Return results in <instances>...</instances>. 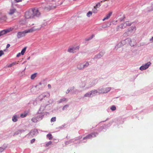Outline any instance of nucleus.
<instances>
[{"label": "nucleus", "mask_w": 153, "mask_h": 153, "mask_svg": "<svg viewBox=\"0 0 153 153\" xmlns=\"http://www.w3.org/2000/svg\"><path fill=\"white\" fill-rule=\"evenodd\" d=\"M136 30V27L135 26L131 27L129 29V31H132L133 30Z\"/></svg>", "instance_id": "f3484780"}, {"label": "nucleus", "mask_w": 153, "mask_h": 153, "mask_svg": "<svg viewBox=\"0 0 153 153\" xmlns=\"http://www.w3.org/2000/svg\"><path fill=\"white\" fill-rule=\"evenodd\" d=\"M66 100V99L65 98H63L61 99L60 100V102H62L63 101H64Z\"/></svg>", "instance_id": "cd10ccee"}, {"label": "nucleus", "mask_w": 153, "mask_h": 153, "mask_svg": "<svg viewBox=\"0 0 153 153\" xmlns=\"http://www.w3.org/2000/svg\"><path fill=\"white\" fill-rule=\"evenodd\" d=\"M150 41L151 42H153V36L151 39H150Z\"/></svg>", "instance_id": "58836bf2"}, {"label": "nucleus", "mask_w": 153, "mask_h": 153, "mask_svg": "<svg viewBox=\"0 0 153 153\" xmlns=\"http://www.w3.org/2000/svg\"><path fill=\"white\" fill-rule=\"evenodd\" d=\"M101 6V4L100 3H98L92 9V13H97L98 10L97 8Z\"/></svg>", "instance_id": "423d86ee"}, {"label": "nucleus", "mask_w": 153, "mask_h": 153, "mask_svg": "<svg viewBox=\"0 0 153 153\" xmlns=\"http://www.w3.org/2000/svg\"><path fill=\"white\" fill-rule=\"evenodd\" d=\"M36 76V73H35L31 75V78L32 79H34Z\"/></svg>", "instance_id": "5701e85b"}, {"label": "nucleus", "mask_w": 153, "mask_h": 153, "mask_svg": "<svg viewBox=\"0 0 153 153\" xmlns=\"http://www.w3.org/2000/svg\"><path fill=\"white\" fill-rule=\"evenodd\" d=\"M111 89V88H107L105 89H104L103 90V91H102L101 92H100L101 93H107Z\"/></svg>", "instance_id": "4468645a"}, {"label": "nucleus", "mask_w": 153, "mask_h": 153, "mask_svg": "<svg viewBox=\"0 0 153 153\" xmlns=\"http://www.w3.org/2000/svg\"><path fill=\"white\" fill-rule=\"evenodd\" d=\"M47 136L49 140H52L53 138L51 134H48L47 135Z\"/></svg>", "instance_id": "412c9836"}, {"label": "nucleus", "mask_w": 153, "mask_h": 153, "mask_svg": "<svg viewBox=\"0 0 153 153\" xmlns=\"http://www.w3.org/2000/svg\"><path fill=\"white\" fill-rule=\"evenodd\" d=\"M152 10H153V4L152 5Z\"/></svg>", "instance_id": "a18cd8bd"}, {"label": "nucleus", "mask_w": 153, "mask_h": 153, "mask_svg": "<svg viewBox=\"0 0 153 153\" xmlns=\"http://www.w3.org/2000/svg\"><path fill=\"white\" fill-rule=\"evenodd\" d=\"M90 92L92 93L91 95L93 96L97 93V91L96 90H94L90 91Z\"/></svg>", "instance_id": "a211bd4d"}, {"label": "nucleus", "mask_w": 153, "mask_h": 153, "mask_svg": "<svg viewBox=\"0 0 153 153\" xmlns=\"http://www.w3.org/2000/svg\"><path fill=\"white\" fill-rule=\"evenodd\" d=\"M40 29V28L36 27V26H34L30 29L25 30V32L26 33H32L34 31H35L36 30H38Z\"/></svg>", "instance_id": "20e7f679"}, {"label": "nucleus", "mask_w": 153, "mask_h": 153, "mask_svg": "<svg viewBox=\"0 0 153 153\" xmlns=\"http://www.w3.org/2000/svg\"><path fill=\"white\" fill-rule=\"evenodd\" d=\"M81 65H83L81 64H79L77 66V68H78L79 66L82 67V66H81Z\"/></svg>", "instance_id": "c9c22d12"}, {"label": "nucleus", "mask_w": 153, "mask_h": 153, "mask_svg": "<svg viewBox=\"0 0 153 153\" xmlns=\"http://www.w3.org/2000/svg\"><path fill=\"white\" fill-rule=\"evenodd\" d=\"M5 148H4L2 147H0V152H3L5 149Z\"/></svg>", "instance_id": "c85d7f7f"}, {"label": "nucleus", "mask_w": 153, "mask_h": 153, "mask_svg": "<svg viewBox=\"0 0 153 153\" xmlns=\"http://www.w3.org/2000/svg\"><path fill=\"white\" fill-rule=\"evenodd\" d=\"M26 47H25L24 48H23L22 49V51L21 52V54L22 55H23L24 54V53H25V52L26 51Z\"/></svg>", "instance_id": "aec40b11"}, {"label": "nucleus", "mask_w": 153, "mask_h": 153, "mask_svg": "<svg viewBox=\"0 0 153 153\" xmlns=\"http://www.w3.org/2000/svg\"><path fill=\"white\" fill-rule=\"evenodd\" d=\"M33 18L35 17H39L41 15V13L37 8H33L32 9Z\"/></svg>", "instance_id": "f257e3e1"}, {"label": "nucleus", "mask_w": 153, "mask_h": 153, "mask_svg": "<svg viewBox=\"0 0 153 153\" xmlns=\"http://www.w3.org/2000/svg\"><path fill=\"white\" fill-rule=\"evenodd\" d=\"M111 109L113 111H114L116 109V107L114 105L112 106L111 108Z\"/></svg>", "instance_id": "393cba45"}, {"label": "nucleus", "mask_w": 153, "mask_h": 153, "mask_svg": "<svg viewBox=\"0 0 153 153\" xmlns=\"http://www.w3.org/2000/svg\"><path fill=\"white\" fill-rule=\"evenodd\" d=\"M48 86L49 88H51V86L50 84H48Z\"/></svg>", "instance_id": "ea45409f"}, {"label": "nucleus", "mask_w": 153, "mask_h": 153, "mask_svg": "<svg viewBox=\"0 0 153 153\" xmlns=\"http://www.w3.org/2000/svg\"><path fill=\"white\" fill-rule=\"evenodd\" d=\"M12 120L14 122L17 121V116H14L13 117Z\"/></svg>", "instance_id": "4be33fe9"}, {"label": "nucleus", "mask_w": 153, "mask_h": 153, "mask_svg": "<svg viewBox=\"0 0 153 153\" xmlns=\"http://www.w3.org/2000/svg\"><path fill=\"white\" fill-rule=\"evenodd\" d=\"M92 95V93H91V92H89L88 93H86L85 94L84 96L85 97H91Z\"/></svg>", "instance_id": "dca6fc26"}, {"label": "nucleus", "mask_w": 153, "mask_h": 153, "mask_svg": "<svg viewBox=\"0 0 153 153\" xmlns=\"http://www.w3.org/2000/svg\"><path fill=\"white\" fill-rule=\"evenodd\" d=\"M21 53H19L18 54H17V56H16V57H19V56H20L21 55Z\"/></svg>", "instance_id": "72a5a7b5"}, {"label": "nucleus", "mask_w": 153, "mask_h": 153, "mask_svg": "<svg viewBox=\"0 0 153 153\" xmlns=\"http://www.w3.org/2000/svg\"><path fill=\"white\" fill-rule=\"evenodd\" d=\"M68 107V105H65L64 107L63 108V109L64 110L65 108V107Z\"/></svg>", "instance_id": "c03bdc74"}, {"label": "nucleus", "mask_w": 153, "mask_h": 153, "mask_svg": "<svg viewBox=\"0 0 153 153\" xmlns=\"http://www.w3.org/2000/svg\"><path fill=\"white\" fill-rule=\"evenodd\" d=\"M8 14L10 15L14 14V17H12L14 19V18L16 17L18 15V12L17 11L16 9L14 8H11L10 9L8 12Z\"/></svg>", "instance_id": "f03ea898"}, {"label": "nucleus", "mask_w": 153, "mask_h": 153, "mask_svg": "<svg viewBox=\"0 0 153 153\" xmlns=\"http://www.w3.org/2000/svg\"><path fill=\"white\" fill-rule=\"evenodd\" d=\"M10 46V45L9 44H8L6 46V48H8Z\"/></svg>", "instance_id": "4c0bfd02"}, {"label": "nucleus", "mask_w": 153, "mask_h": 153, "mask_svg": "<svg viewBox=\"0 0 153 153\" xmlns=\"http://www.w3.org/2000/svg\"><path fill=\"white\" fill-rule=\"evenodd\" d=\"M56 121V117H52L51 119V122H54Z\"/></svg>", "instance_id": "a878e982"}, {"label": "nucleus", "mask_w": 153, "mask_h": 153, "mask_svg": "<svg viewBox=\"0 0 153 153\" xmlns=\"http://www.w3.org/2000/svg\"><path fill=\"white\" fill-rule=\"evenodd\" d=\"M32 10L27 11L25 14V17L27 19L33 18Z\"/></svg>", "instance_id": "7ed1b4c3"}, {"label": "nucleus", "mask_w": 153, "mask_h": 153, "mask_svg": "<svg viewBox=\"0 0 153 153\" xmlns=\"http://www.w3.org/2000/svg\"><path fill=\"white\" fill-rule=\"evenodd\" d=\"M112 14V13L111 12L109 13L106 15L105 17L102 19V21H104L105 20L109 19L111 16Z\"/></svg>", "instance_id": "9b49d317"}, {"label": "nucleus", "mask_w": 153, "mask_h": 153, "mask_svg": "<svg viewBox=\"0 0 153 153\" xmlns=\"http://www.w3.org/2000/svg\"><path fill=\"white\" fill-rule=\"evenodd\" d=\"M9 32L8 30H5L0 32V36Z\"/></svg>", "instance_id": "f8f14e48"}, {"label": "nucleus", "mask_w": 153, "mask_h": 153, "mask_svg": "<svg viewBox=\"0 0 153 153\" xmlns=\"http://www.w3.org/2000/svg\"><path fill=\"white\" fill-rule=\"evenodd\" d=\"M4 54V52L2 51H0V57L2 55Z\"/></svg>", "instance_id": "c756f323"}, {"label": "nucleus", "mask_w": 153, "mask_h": 153, "mask_svg": "<svg viewBox=\"0 0 153 153\" xmlns=\"http://www.w3.org/2000/svg\"><path fill=\"white\" fill-rule=\"evenodd\" d=\"M89 65V63L88 62H87L85 63V64L83 65H81V66H82V67L79 66L78 69L80 70L84 68L87 67Z\"/></svg>", "instance_id": "9d476101"}, {"label": "nucleus", "mask_w": 153, "mask_h": 153, "mask_svg": "<svg viewBox=\"0 0 153 153\" xmlns=\"http://www.w3.org/2000/svg\"><path fill=\"white\" fill-rule=\"evenodd\" d=\"M7 19V17L5 16H2L0 19V20H2L4 21H5Z\"/></svg>", "instance_id": "6ab92c4d"}, {"label": "nucleus", "mask_w": 153, "mask_h": 153, "mask_svg": "<svg viewBox=\"0 0 153 153\" xmlns=\"http://www.w3.org/2000/svg\"><path fill=\"white\" fill-rule=\"evenodd\" d=\"M151 64V63L150 62H148L144 65L141 66L140 68V70L142 71L148 68Z\"/></svg>", "instance_id": "6e6552de"}, {"label": "nucleus", "mask_w": 153, "mask_h": 153, "mask_svg": "<svg viewBox=\"0 0 153 153\" xmlns=\"http://www.w3.org/2000/svg\"><path fill=\"white\" fill-rule=\"evenodd\" d=\"M35 140V139H33L31 140L30 142L31 143H33Z\"/></svg>", "instance_id": "2f4dec72"}, {"label": "nucleus", "mask_w": 153, "mask_h": 153, "mask_svg": "<svg viewBox=\"0 0 153 153\" xmlns=\"http://www.w3.org/2000/svg\"><path fill=\"white\" fill-rule=\"evenodd\" d=\"M30 57H29L28 58V59H30Z\"/></svg>", "instance_id": "49530a36"}, {"label": "nucleus", "mask_w": 153, "mask_h": 153, "mask_svg": "<svg viewBox=\"0 0 153 153\" xmlns=\"http://www.w3.org/2000/svg\"><path fill=\"white\" fill-rule=\"evenodd\" d=\"M98 133L96 132H94L88 135L87 136L83 138V140L86 139H90L92 137H95L96 136V135Z\"/></svg>", "instance_id": "39448f33"}, {"label": "nucleus", "mask_w": 153, "mask_h": 153, "mask_svg": "<svg viewBox=\"0 0 153 153\" xmlns=\"http://www.w3.org/2000/svg\"><path fill=\"white\" fill-rule=\"evenodd\" d=\"M92 14V12L91 11H88L86 14V16L88 17H90Z\"/></svg>", "instance_id": "2eb2a0df"}, {"label": "nucleus", "mask_w": 153, "mask_h": 153, "mask_svg": "<svg viewBox=\"0 0 153 153\" xmlns=\"http://www.w3.org/2000/svg\"><path fill=\"white\" fill-rule=\"evenodd\" d=\"M131 23L129 21H126L120 26V27L121 29H124L127 26H130Z\"/></svg>", "instance_id": "0eeeda50"}, {"label": "nucleus", "mask_w": 153, "mask_h": 153, "mask_svg": "<svg viewBox=\"0 0 153 153\" xmlns=\"http://www.w3.org/2000/svg\"><path fill=\"white\" fill-rule=\"evenodd\" d=\"M77 49V50H79V48L77 47L76 48H71L68 49V51L70 53H74V52H75V50L76 49Z\"/></svg>", "instance_id": "ddd939ff"}, {"label": "nucleus", "mask_w": 153, "mask_h": 153, "mask_svg": "<svg viewBox=\"0 0 153 153\" xmlns=\"http://www.w3.org/2000/svg\"><path fill=\"white\" fill-rule=\"evenodd\" d=\"M31 120L32 121H33L34 122H36V121H35V118H33Z\"/></svg>", "instance_id": "e433bc0d"}, {"label": "nucleus", "mask_w": 153, "mask_h": 153, "mask_svg": "<svg viewBox=\"0 0 153 153\" xmlns=\"http://www.w3.org/2000/svg\"><path fill=\"white\" fill-rule=\"evenodd\" d=\"M17 2H19L21 1L22 0H15Z\"/></svg>", "instance_id": "37998d69"}, {"label": "nucleus", "mask_w": 153, "mask_h": 153, "mask_svg": "<svg viewBox=\"0 0 153 153\" xmlns=\"http://www.w3.org/2000/svg\"><path fill=\"white\" fill-rule=\"evenodd\" d=\"M27 113H25L24 114H22L21 115V117H22V118L24 117H25L27 115Z\"/></svg>", "instance_id": "b1692460"}, {"label": "nucleus", "mask_w": 153, "mask_h": 153, "mask_svg": "<svg viewBox=\"0 0 153 153\" xmlns=\"http://www.w3.org/2000/svg\"><path fill=\"white\" fill-rule=\"evenodd\" d=\"M74 89V87H73L71 89L69 90H68V91H67V92H66V93L67 94L69 92V91H70V90H71L72 89Z\"/></svg>", "instance_id": "473e14b6"}, {"label": "nucleus", "mask_w": 153, "mask_h": 153, "mask_svg": "<svg viewBox=\"0 0 153 153\" xmlns=\"http://www.w3.org/2000/svg\"><path fill=\"white\" fill-rule=\"evenodd\" d=\"M12 66H13V65H12V64L11 63V64H10L9 65H8V67H12Z\"/></svg>", "instance_id": "a19ab883"}, {"label": "nucleus", "mask_w": 153, "mask_h": 153, "mask_svg": "<svg viewBox=\"0 0 153 153\" xmlns=\"http://www.w3.org/2000/svg\"><path fill=\"white\" fill-rule=\"evenodd\" d=\"M26 33L25 32V31L22 32H19L17 33V37L18 38H20L22 37L25 36Z\"/></svg>", "instance_id": "1a4fd4ad"}, {"label": "nucleus", "mask_w": 153, "mask_h": 153, "mask_svg": "<svg viewBox=\"0 0 153 153\" xmlns=\"http://www.w3.org/2000/svg\"><path fill=\"white\" fill-rule=\"evenodd\" d=\"M35 131H36V130H32V131H30V134L33 133V135H34V133L35 132Z\"/></svg>", "instance_id": "7c9ffc66"}, {"label": "nucleus", "mask_w": 153, "mask_h": 153, "mask_svg": "<svg viewBox=\"0 0 153 153\" xmlns=\"http://www.w3.org/2000/svg\"><path fill=\"white\" fill-rule=\"evenodd\" d=\"M52 144V142L51 141H50L49 142H48L46 145V146H49V145H51V144Z\"/></svg>", "instance_id": "bb28decb"}, {"label": "nucleus", "mask_w": 153, "mask_h": 153, "mask_svg": "<svg viewBox=\"0 0 153 153\" xmlns=\"http://www.w3.org/2000/svg\"><path fill=\"white\" fill-rule=\"evenodd\" d=\"M22 130H19L17 132H18V133H17L16 134H18V133H21L22 132Z\"/></svg>", "instance_id": "79ce46f5"}, {"label": "nucleus", "mask_w": 153, "mask_h": 153, "mask_svg": "<svg viewBox=\"0 0 153 153\" xmlns=\"http://www.w3.org/2000/svg\"><path fill=\"white\" fill-rule=\"evenodd\" d=\"M12 64V65H15L16 64H18V63H16V62H13Z\"/></svg>", "instance_id": "f704fd0d"}]
</instances>
